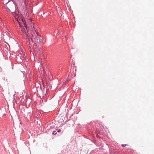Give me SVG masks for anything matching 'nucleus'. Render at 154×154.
Returning <instances> with one entry per match:
<instances>
[{"label": "nucleus", "instance_id": "nucleus-1", "mask_svg": "<svg viewBox=\"0 0 154 154\" xmlns=\"http://www.w3.org/2000/svg\"><path fill=\"white\" fill-rule=\"evenodd\" d=\"M6 8H5L6 11H10L12 13V15L15 19L17 20L20 26L21 29V34L23 37L26 41L30 43V40L29 38L28 32L27 29V26L26 22L22 18V16L20 13L17 11H15V6L14 3L12 2H8L6 3ZM30 45V43H29Z\"/></svg>", "mask_w": 154, "mask_h": 154}, {"label": "nucleus", "instance_id": "nucleus-2", "mask_svg": "<svg viewBox=\"0 0 154 154\" xmlns=\"http://www.w3.org/2000/svg\"><path fill=\"white\" fill-rule=\"evenodd\" d=\"M33 29H32L31 32L32 36L31 39L32 42H33L36 45L39 44H42L43 42V38L42 37L37 29L33 26Z\"/></svg>", "mask_w": 154, "mask_h": 154}, {"label": "nucleus", "instance_id": "nucleus-3", "mask_svg": "<svg viewBox=\"0 0 154 154\" xmlns=\"http://www.w3.org/2000/svg\"><path fill=\"white\" fill-rule=\"evenodd\" d=\"M37 53L38 54H40V51L39 50V49H38L37 50Z\"/></svg>", "mask_w": 154, "mask_h": 154}, {"label": "nucleus", "instance_id": "nucleus-4", "mask_svg": "<svg viewBox=\"0 0 154 154\" xmlns=\"http://www.w3.org/2000/svg\"><path fill=\"white\" fill-rule=\"evenodd\" d=\"M52 134H53L55 135L57 134V132H56V131H54L53 132Z\"/></svg>", "mask_w": 154, "mask_h": 154}, {"label": "nucleus", "instance_id": "nucleus-5", "mask_svg": "<svg viewBox=\"0 0 154 154\" xmlns=\"http://www.w3.org/2000/svg\"><path fill=\"white\" fill-rule=\"evenodd\" d=\"M29 23H32V21L31 20L29 19Z\"/></svg>", "mask_w": 154, "mask_h": 154}, {"label": "nucleus", "instance_id": "nucleus-6", "mask_svg": "<svg viewBox=\"0 0 154 154\" xmlns=\"http://www.w3.org/2000/svg\"><path fill=\"white\" fill-rule=\"evenodd\" d=\"M126 146V145L125 144H123L122 145V146L123 147H125Z\"/></svg>", "mask_w": 154, "mask_h": 154}, {"label": "nucleus", "instance_id": "nucleus-7", "mask_svg": "<svg viewBox=\"0 0 154 154\" xmlns=\"http://www.w3.org/2000/svg\"><path fill=\"white\" fill-rule=\"evenodd\" d=\"M43 72H44V74L45 75V72L44 69H43Z\"/></svg>", "mask_w": 154, "mask_h": 154}, {"label": "nucleus", "instance_id": "nucleus-8", "mask_svg": "<svg viewBox=\"0 0 154 154\" xmlns=\"http://www.w3.org/2000/svg\"><path fill=\"white\" fill-rule=\"evenodd\" d=\"M61 131V130L60 129V130H58L57 131L58 132H60Z\"/></svg>", "mask_w": 154, "mask_h": 154}, {"label": "nucleus", "instance_id": "nucleus-9", "mask_svg": "<svg viewBox=\"0 0 154 154\" xmlns=\"http://www.w3.org/2000/svg\"><path fill=\"white\" fill-rule=\"evenodd\" d=\"M59 12H60V11ZM60 14H61V16H62V15H61V13H60Z\"/></svg>", "mask_w": 154, "mask_h": 154}]
</instances>
